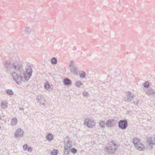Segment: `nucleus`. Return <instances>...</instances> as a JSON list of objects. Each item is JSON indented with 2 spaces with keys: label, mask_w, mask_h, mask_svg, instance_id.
<instances>
[{
  "label": "nucleus",
  "mask_w": 155,
  "mask_h": 155,
  "mask_svg": "<svg viewBox=\"0 0 155 155\" xmlns=\"http://www.w3.org/2000/svg\"><path fill=\"white\" fill-rule=\"evenodd\" d=\"M107 146L104 148L105 150L108 154H111L115 153L118 148V145L114 141H110L107 144Z\"/></svg>",
  "instance_id": "obj_1"
},
{
  "label": "nucleus",
  "mask_w": 155,
  "mask_h": 155,
  "mask_svg": "<svg viewBox=\"0 0 155 155\" xmlns=\"http://www.w3.org/2000/svg\"><path fill=\"white\" fill-rule=\"evenodd\" d=\"M20 72V75L17 74L15 72H14L12 74L13 79L18 84H20L21 83V81H25V80H23V79L24 77L22 75V73L21 71Z\"/></svg>",
  "instance_id": "obj_2"
},
{
  "label": "nucleus",
  "mask_w": 155,
  "mask_h": 155,
  "mask_svg": "<svg viewBox=\"0 0 155 155\" xmlns=\"http://www.w3.org/2000/svg\"><path fill=\"white\" fill-rule=\"evenodd\" d=\"M21 71L22 73V75L24 77L23 78V80H25V81L28 80L32 75V70L31 67L30 66H27L26 69L25 73L23 70Z\"/></svg>",
  "instance_id": "obj_3"
},
{
  "label": "nucleus",
  "mask_w": 155,
  "mask_h": 155,
  "mask_svg": "<svg viewBox=\"0 0 155 155\" xmlns=\"http://www.w3.org/2000/svg\"><path fill=\"white\" fill-rule=\"evenodd\" d=\"M118 124V127L120 128L122 130H125L128 125L127 121L125 119L120 120Z\"/></svg>",
  "instance_id": "obj_4"
},
{
  "label": "nucleus",
  "mask_w": 155,
  "mask_h": 155,
  "mask_svg": "<svg viewBox=\"0 0 155 155\" xmlns=\"http://www.w3.org/2000/svg\"><path fill=\"white\" fill-rule=\"evenodd\" d=\"M84 124L85 126L88 127L92 128L93 126H94L95 123L94 121L92 119H85L84 122Z\"/></svg>",
  "instance_id": "obj_5"
},
{
  "label": "nucleus",
  "mask_w": 155,
  "mask_h": 155,
  "mask_svg": "<svg viewBox=\"0 0 155 155\" xmlns=\"http://www.w3.org/2000/svg\"><path fill=\"white\" fill-rule=\"evenodd\" d=\"M147 144L148 145V148L152 149V146L155 144V138L153 137H151L148 138L147 141Z\"/></svg>",
  "instance_id": "obj_6"
},
{
  "label": "nucleus",
  "mask_w": 155,
  "mask_h": 155,
  "mask_svg": "<svg viewBox=\"0 0 155 155\" xmlns=\"http://www.w3.org/2000/svg\"><path fill=\"white\" fill-rule=\"evenodd\" d=\"M24 131L21 128L18 129L15 134V137L16 138H20L23 137Z\"/></svg>",
  "instance_id": "obj_7"
},
{
  "label": "nucleus",
  "mask_w": 155,
  "mask_h": 155,
  "mask_svg": "<svg viewBox=\"0 0 155 155\" xmlns=\"http://www.w3.org/2000/svg\"><path fill=\"white\" fill-rule=\"evenodd\" d=\"M13 69L16 71H22V65L20 63H19L18 62H15L13 64Z\"/></svg>",
  "instance_id": "obj_8"
},
{
  "label": "nucleus",
  "mask_w": 155,
  "mask_h": 155,
  "mask_svg": "<svg viewBox=\"0 0 155 155\" xmlns=\"http://www.w3.org/2000/svg\"><path fill=\"white\" fill-rule=\"evenodd\" d=\"M4 66L8 72L12 71L13 69V64L10 63L8 62H6L5 63Z\"/></svg>",
  "instance_id": "obj_9"
},
{
  "label": "nucleus",
  "mask_w": 155,
  "mask_h": 155,
  "mask_svg": "<svg viewBox=\"0 0 155 155\" xmlns=\"http://www.w3.org/2000/svg\"><path fill=\"white\" fill-rule=\"evenodd\" d=\"M37 101L38 104L44 106L45 102L44 98L41 95L38 96L37 98Z\"/></svg>",
  "instance_id": "obj_10"
},
{
  "label": "nucleus",
  "mask_w": 155,
  "mask_h": 155,
  "mask_svg": "<svg viewBox=\"0 0 155 155\" xmlns=\"http://www.w3.org/2000/svg\"><path fill=\"white\" fill-rule=\"evenodd\" d=\"M44 86L45 89L49 91H52L53 88V85H51L48 82H46L45 83Z\"/></svg>",
  "instance_id": "obj_11"
},
{
  "label": "nucleus",
  "mask_w": 155,
  "mask_h": 155,
  "mask_svg": "<svg viewBox=\"0 0 155 155\" xmlns=\"http://www.w3.org/2000/svg\"><path fill=\"white\" fill-rule=\"evenodd\" d=\"M127 94V97L124 98V100L126 102H130L133 99V96L130 92H128Z\"/></svg>",
  "instance_id": "obj_12"
},
{
  "label": "nucleus",
  "mask_w": 155,
  "mask_h": 155,
  "mask_svg": "<svg viewBox=\"0 0 155 155\" xmlns=\"http://www.w3.org/2000/svg\"><path fill=\"white\" fill-rule=\"evenodd\" d=\"M63 84L64 85L68 86L71 84V81L68 78H65L64 79Z\"/></svg>",
  "instance_id": "obj_13"
},
{
  "label": "nucleus",
  "mask_w": 155,
  "mask_h": 155,
  "mask_svg": "<svg viewBox=\"0 0 155 155\" xmlns=\"http://www.w3.org/2000/svg\"><path fill=\"white\" fill-rule=\"evenodd\" d=\"M135 147L137 149L139 150H142L143 149H144V147L143 144L140 143L137 145H135Z\"/></svg>",
  "instance_id": "obj_14"
},
{
  "label": "nucleus",
  "mask_w": 155,
  "mask_h": 155,
  "mask_svg": "<svg viewBox=\"0 0 155 155\" xmlns=\"http://www.w3.org/2000/svg\"><path fill=\"white\" fill-rule=\"evenodd\" d=\"M71 73L74 74H78V69L76 67L74 66L70 68Z\"/></svg>",
  "instance_id": "obj_15"
},
{
  "label": "nucleus",
  "mask_w": 155,
  "mask_h": 155,
  "mask_svg": "<svg viewBox=\"0 0 155 155\" xmlns=\"http://www.w3.org/2000/svg\"><path fill=\"white\" fill-rule=\"evenodd\" d=\"M132 142L135 146L140 143V140L137 137H134Z\"/></svg>",
  "instance_id": "obj_16"
},
{
  "label": "nucleus",
  "mask_w": 155,
  "mask_h": 155,
  "mask_svg": "<svg viewBox=\"0 0 155 155\" xmlns=\"http://www.w3.org/2000/svg\"><path fill=\"white\" fill-rule=\"evenodd\" d=\"M46 138L48 141H51L53 140V136L52 134L49 133L46 137Z\"/></svg>",
  "instance_id": "obj_17"
},
{
  "label": "nucleus",
  "mask_w": 155,
  "mask_h": 155,
  "mask_svg": "<svg viewBox=\"0 0 155 155\" xmlns=\"http://www.w3.org/2000/svg\"><path fill=\"white\" fill-rule=\"evenodd\" d=\"M113 120H107L106 123L107 127H111L113 125Z\"/></svg>",
  "instance_id": "obj_18"
},
{
  "label": "nucleus",
  "mask_w": 155,
  "mask_h": 155,
  "mask_svg": "<svg viewBox=\"0 0 155 155\" xmlns=\"http://www.w3.org/2000/svg\"><path fill=\"white\" fill-rule=\"evenodd\" d=\"M17 122V119L16 117L13 118L11 120V124L12 126L15 125Z\"/></svg>",
  "instance_id": "obj_19"
},
{
  "label": "nucleus",
  "mask_w": 155,
  "mask_h": 155,
  "mask_svg": "<svg viewBox=\"0 0 155 155\" xmlns=\"http://www.w3.org/2000/svg\"><path fill=\"white\" fill-rule=\"evenodd\" d=\"M71 142L70 141H68L66 143H65L64 147L67 148H71Z\"/></svg>",
  "instance_id": "obj_20"
},
{
  "label": "nucleus",
  "mask_w": 155,
  "mask_h": 155,
  "mask_svg": "<svg viewBox=\"0 0 155 155\" xmlns=\"http://www.w3.org/2000/svg\"><path fill=\"white\" fill-rule=\"evenodd\" d=\"M57 59L55 57H53L51 60V63L53 64H57Z\"/></svg>",
  "instance_id": "obj_21"
},
{
  "label": "nucleus",
  "mask_w": 155,
  "mask_h": 155,
  "mask_svg": "<svg viewBox=\"0 0 155 155\" xmlns=\"http://www.w3.org/2000/svg\"><path fill=\"white\" fill-rule=\"evenodd\" d=\"M147 93L149 94H155V91L153 89L150 88L148 90Z\"/></svg>",
  "instance_id": "obj_22"
},
{
  "label": "nucleus",
  "mask_w": 155,
  "mask_h": 155,
  "mask_svg": "<svg viewBox=\"0 0 155 155\" xmlns=\"http://www.w3.org/2000/svg\"><path fill=\"white\" fill-rule=\"evenodd\" d=\"M71 150V148H67L64 147V152L65 154L67 155L70 152Z\"/></svg>",
  "instance_id": "obj_23"
},
{
  "label": "nucleus",
  "mask_w": 155,
  "mask_h": 155,
  "mask_svg": "<svg viewBox=\"0 0 155 155\" xmlns=\"http://www.w3.org/2000/svg\"><path fill=\"white\" fill-rule=\"evenodd\" d=\"M6 94L8 95H12L13 94V91L10 89H8L6 91Z\"/></svg>",
  "instance_id": "obj_24"
},
{
  "label": "nucleus",
  "mask_w": 155,
  "mask_h": 155,
  "mask_svg": "<svg viewBox=\"0 0 155 155\" xmlns=\"http://www.w3.org/2000/svg\"><path fill=\"white\" fill-rule=\"evenodd\" d=\"M25 31L28 34H29L31 32V29L29 27H26L25 28Z\"/></svg>",
  "instance_id": "obj_25"
},
{
  "label": "nucleus",
  "mask_w": 155,
  "mask_h": 155,
  "mask_svg": "<svg viewBox=\"0 0 155 155\" xmlns=\"http://www.w3.org/2000/svg\"><path fill=\"white\" fill-rule=\"evenodd\" d=\"M143 86L145 88H147L149 86V83L147 81H146L143 84Z\"/></svg>",
  "instance_id": "obj_26"
},
{
  "label": "nucleus",
  "mask_w": 155,
  "mask_h": 155,
  "mask_svg": "<svg viewBox=\"0 0 155 155\" xmlns=\"http://www.w3.org/2000/svg\"><path fill=\"white\" fill-rule=\"evenodd\" d=\"M51 153L52 155H57L58 153V150H57L54 149L51 151Z\"/></svg>",
  "instance_id": "obj_27"
},
{
  "label": "nucleus",
  "mask_w": 155,
  "mask_h": 155,
  "mask_svg": "<svg viewBox=\"0 0 155 155\" xmlns=\"http://www.w3.org/2000/svg\"><path fill=\"white\" fill-rule=\"evenodd\" d=\"M86 74L84 72L82 71L81 73H80V76L81 78H84L85 77Z\"/></svg>",
  "instance_id": "obj_28"
},
{
  "label": "nucleus",
  "mask_w": 155,
  "mask_h": 155,
  "mask_svg": "<svg viewBox=\"0 0 155 155\" xmlns=\"http://www.w3.org/2000/svg\"><path fill=\"white\" fill-rule=\"evenodd\" d=\"M7 104V103L5 104V102H2L1 104V107L2 108H5L7 107V105H6Z\"/></svg>",
  "instance_id": "obj_29"
},
{
  "label": "nucleus",
  "mask_w": 155,
  "mask_h": 155,
  "mask_svg": "<svg viewBox=\"0 0 155 155\" xmlns=\"http://www.w3.org/2000/svg\"><path fill=\"white\" fill-rule=\"evenodd\" d=\"M83 95L84 97H88L89 96V94L87 92L84 91L83 92Z\"/></svg>",
  "instance_id": "obj_30"
},
{
  "label": "nucleus",
  "mask_w": 155,
  "mask_h": 155,
  "mask_svg": "<svg viewBox=\"0 0 155 155\" xmlns=\"http://www.w3.org/2000/svg\"><path fill=\"white\" fill-rule=\"evenodd\" d=\"M105 123L103 121H102L99 123V126L101 127H103L105 125Z\"/></svg>",
  "instance_id": "obj_31"
},
{
  "label": "nucleus",
  "mask_w": 155,
  "mask_h": 155,
  "mask_svg": "<svg viewBox=\"0 0 155 155\" xmlns=\"http://www.w3.org/2000/svg\"><path fill=\"white\" fill-rule=\"evenodd\" d=\"M70 150L71 151V152L74 154L76 153L77 151V150L74 148L71 149Z\"/></svg>",
  "instance_id": "obj_32"
},
{
  "label": "nucleus",
  "mask_w": 155,
  "mask_h": 155,
  "mask_svg": "<svg viewBox=\"0 0 155 155\" xmlns=\"http://www.w3.org/2000/svg\"><path fill=\"white\" fill-rule=\"evenodd\" d=\"M77 87L80 86L82 84L81 82V81L76 82L75 83Z\"/></svg>",
  "instance_id": "obj_33"
},
{
  "label": "nucleus",
  "mask_w": 155,
  "mask_h": 155,
  "mask_svg": "<svg viewBox=\"0 0 155 155\" xmlns=\"http://www.w3.org/2000/svg\"><path fill=\"white\" fill-rule=\"evenodd\" d=\"M23 148L24 150H27V148H28V144H24L23 146Z\"/></svg>",
  "instance_id": "obj_34"
},
{
  "label": "nucleus",
  "mask_w": 155,
  "mask_h": 155,
  "mask_svg": "<svg viewBox=\"0 0 155 155\" xmlns=\"http://www.w3.org/2000/svg\"><path fill=\"white\" fill-rule=\"evenodd\" d=\"M73 62L72 61H70V64L69 65V68H70L74 66L73 65Z\"/></svg>",
  "instance_id": "obj_35"
},
{
  "label": "nucleus",
  "mask_w": 155,
  "mask_h": 155,
  "mask_svg": "<svg viewBox=\"0 0 155 155\" xmlns=\"http://www.w3.org/2000/svg\"><path fill=\"white\" fill-rule=\"evenodd\" d=\"M28 151L29 152H31L32 151V149L31 147H28L27 149Z\"/></svg>",
  "instance_id": "obj_36"
},
{
  "label": "nucleus",
  "mask_w": 155,
  "mask_h": 155,
  "mask_svg": "<svg viewBox=\"0 0 155 155\" xmlns=\"http://www.w3.org/2000/svg\"><path fill=\"white\" fill-rule=\"evenodd\" d=\"M134 104H136V105H137L138 104L137 102H135V101H134Z\"/></svg>",
  "instance_id": "obj_37"
},
{
  "label": "nucleus",
  "mask_w": 155,
  "mask_h": 155,
  "mask_svg": "<svg viewBox=\"0 0 155 155\" xmlns=\"http://www.w3.org/2000/svg\"><path fill=\"white\" fill-rule=\"evenodd\" d=\"M19 109H20V110H24V108L22 107H20L19 108Z\"/></svg>",
  "instance_id": "obj_38"
},
{
  "label": "nucleus",
  "mask_w": 155,
  "mask_h": 155,
  "mask_svg": "<svg viewBox=\"0 0 155 155\" xmlns=\"http://www.w3.org/2000/svg\"><path fill=\"white\" fill-rule=\"evenodd\" d=\"M1 118H2V117L1 115H0V120H1Z\"/></svg>",
  "instance_id": "obj_39"
}]
</instances>
